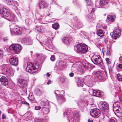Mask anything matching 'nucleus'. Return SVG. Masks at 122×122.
Returning <instances> with one entry per match:
<instances>
[{"label": "nucleus", "instance_id": "1", "mask_svg": "<svg viewBox=\"0 0 122 122\" xmlns=\"http://www.w3.org/2000/svg\"><path fill=\"white\" fill-rule=\"evenodd\" d=\"M0 14L2 16L9 21L13 20L15 17L14 15H10L9 10L2 5H0Z\"/></svg>", "mask_w": 122, "mask_h": 122}, {"label": "nucleus", "instance_id": "2", "mask_svg": "<svg viewBox=\"0 0 122 122\" xmlns=\"http://www.w3.org/2000/svg\"><path fill=\"white\" fill-rule=\"evenodd\" d=\"M39 68V65L38 63L35 64L34 66L32 63L28 62L27 63L26 70L29 72L33 73L37 71Z\"/></svg>", "mask_w": 122, "mask_h": 122}, {"label": "nucleus", "instance_id": "3", "mask_svg": "<svg viewBox=\"0 0 122 122\" xmlns=\"http://www.w3.org/2000/svg\"><path fill=\"white\" fill-rule=\"evenodd\" d=\"M69 113L70 122H78L79 117V113L73 110Z\"/></svg>", "mask_w": 122, "mask_h": 122}, {"label": "nucleus", "instance_id": "4", "mask_svg": "<svg viewBox=\"0 0 122 122\" xmlns=\"http://www.w3.org/2000/svg\"><path fill=\"white\" fill-rule=\"evenodd\" d=\"M120 105V103L118 102L115 103L113 105V110L114 113L116 116L119 117L122 116V109Z\"/></svg>", "mask_w": 122, "mask_h": 122}, {"label": "nucleus", "instance_id": "5", "mask_svg": "<svg viewBox=\"0 0 122 122\" xmlns=\"http://www.w3.org/2000/svg\"><path fill=\"white\" fill-rule=\"evenodd\" d=\"M0 73L10 76H12L13 75L10 71L8 70L6 66L5 65H2L0 66Z\"/></svg>", "mask_w": 122, "mask_h": 122}, {"label": "nucleus", "instance_id": "6", "mask_svg": "<svg viewBox=\"0 0 122 122\" xmlns=\"http://www.w3.org/2000/svg\"><path fill=\"white\" fill-rule=\"evenodd\" d=\"M9 49L10 50L18 53L21 50L22 47L19 44H13L10 46Z\"/></svg>", "mask_w": 122, "mask_h": 122}, {"label": "nucleus", "instance_id": "7", "mask_svg": "<svg viewBox=\"0 0 122 122\" xmlns=\"http://www.w3.org/2000/svg\"><path fill=\"white\" fill-rule=\"evenodd\" d=\"M63 91L60 92L59 91H56L55 92V94H56L57 98L58 100H62V102H64L65 99L63 95L62 94H64Z\"/></svg>", "mask_w": 122, "mask_h": 122}, {"label": "nucleus", "instance_id": "8", "mask_svg": "<svg viewBox=\"0 0 122 122\" xmlns=\"http://www.w3.org/2000/svg\"><path fill=\"white\" fill-rule=\"evenodd\" d=\"M100 111L97 108H95L91 110L90 111V115L92 117H99L100 114Z\"/></svg>", "mask_w": 122, "mask_h": 122}, {"label": "nucleus", "instance_id": "9", "mask_svg": "<svg viewBox=\"0 0 122 122\" xmlns=\"http://www.w3.org/2000/svg\"><path fill=\"white\" fill-rule=\"evenodd\" d=\"M27 83L26 80L22 79H19L18 80L17 84L20 87L25 88L26 86Z\"/></svg>", "mask_w": 122, "mask_h": 122}, {"label": "nucleus", "instance_id": "10", "mask_svg": "<svg viewBox=\"0 0 122 122\" xmlns=\"http://www.w3.org/2000/svg\"><path fill=\"white\" fill-rule=\"evenodd\" d=\"M91 59L92 61H94L96 63L100 64L102 62L101 58L99 56L94 55L92 57Z\"/></svg>", "mask_w": 122, "mask_h": 122}, {"label": "nucleus", "instance_id": "11", "mask_svg": "<svg viewBox=\"0 0 122 122\" xmlns=\"http://www.w3.org/2000/svg\"><path fill=\"white\" fill-rule=\"evenodd\" d=\"M74 49L76 51V52L79 51L81 52H84V45L82 44H80L76 46H75Z\"/></svg>", "mask_w": 122, "mask_h": 122}, {"label": "nucleus", "instance_id": "12", "mask_svg": "<svg viewBox=\"0 0 122 122\" xmlns=\"http://www.w3.org/2000/svg\"><path fill=\"white\" fill-rule=\"evenodd\" d=\"M121 30L118 29H115L113 32L112 38L114 39H116L118 37L121 35Z\"/></svg>", "mask_w": 122, "mask_h": 122}, {"label": "nucleus", "instance_id": "13", "mask_svg": "<svg viewBox=\"0 0 122 122\" xmlns=\"http://www.w3.org/2000/svg\"><path fill=\"white\" fill-rule=\"evenodd\" d=\"M9 62L11 65L14 66H16L18 64V60L16 57L14 56L10 59Z\"/></svg>", "mask_w": 122, "mask_h": 122}, {"label": "nucleus", "instance_id": "14", "mask_svg": "<svg viewBox=\"0 0 122 122\" xmlns=\"http://www.w3.org/2000/svg\"><path fill=\"white\" fill-rule=\"evenodd\" d=\"M0 81L1 84L4 86L7 85L8 83L7 79L4 76H2L0 78Z\"/></svg>", "mask_w": 122, "mask_h": 122}, {"label": "nucleus", "instance_id": "15", "mask_svg": "<svg viewBox=\"0 0 122 122\" xmlns=\"http://www.w3.org/2000/svg\"><path fill=\"white\" fill-rule=\"evenodd\" d=\"M14 33L16 34L20 35L21 32V28L18 26H15L14 28L11 29Z\"/></svg>", "mask_w": 122, "mask_h": 122}, {"label": "nucleus", "instance_id": "16", "mask_svg": "<svg viewBox=\"0 0 122 122\" xmlns=\"http://www.w3.org/2000/svg\"><path fill=\"white\" fill-rule=\"evenodd\" d=\"M48 5L44 1H42L39 2V6L40 9H43L46 6H48Z\"/></svg>", "mask_w": 122, "mask_h": 122}, {"label": "nucleus", "instance_id": "17", "mask_svg": "<svg viewBox=\"0 0 122 122\" xmlns=\"http://www.w3.org/2000/svg\"><path fill=\"white\" fill-rule=\"evenodd\" d=\"M92 68L91 64L88 63H85L84 65V70H88L90 71L92 69Z\"/></svg>", "mask_w": 122, "mask_h": 122}, {"label": "nucleus", "instance_id": "18", "mask_svg": "<svg viewBox=\"0 0 122 122\" xmlns=\"http://www.w3.org/2000/svg\"><path fill=\"white\" fill-rule=\"evenodd\" d=\"M102 110L104 111L108 110V106L106 102H104L102 104Z\"/></svg>", "mask_w": 122, "mask_h": 122}, {"label": "nucleus", "instance_id": "19", "mask_svg": "<svg viewBox=\"0 0 122 122\" xmlns=\"http://www.w3.org/2000/svg\"><path fill=\"white\" fill-rule=\"evenodd\" d=\"M25 42L28 45L32 44V41L31 38L29 37H27L24 39Z\"/></svg>", "mask_w": 122, "mask_h": 122}, {"label": "nucleus", "instance_id": "20", "mask_svg": "<svg viewBox=\"0 0 122 122\" xmlns=\"http://www.w3.org/2000/svg\"><path fill=\"white\" fill-rule=\"evenodd\" d=\"M107 51L106 53V55L107 56H109L110 55L111 52V45L109 44H108L107 46Z\"/></svg>", "mask_w": 122, "mask_h": 122}, {"label": "nucleus", "instance_id": "21", "mask_svg": "<svg viewBox=\"0 0 122 122\" xmlns=\"http://www.w3.org/2000/svg\"><path fill=\"white\" fill-rule=\"evenodd\" d=\"M94 95L97 97L101 96V92L99 90H94L93 91Z\"/></svg>", "mask_w": 122, "mask_h": 122}, {"label": "nucleus", "instance_id": "22", "mask_svg": "<svg viewBox=\"0 0 122 122\" xmlns=\"http://www.w3.org/2000/svg\"><path fill=\"white\" fill-rule=\"evenodd\" d=\"M94 75L96 78L99 79H101V73L100 72L97 71L95 72Z\"/></svg>", "mask_w": 122, "mask_h": 122}, {"label": "nucleus", "instance_id": "23", "mask_svg": "<svg viewBox=\"0 0 122 122\" xmlns=\"http://www.w3.org/2000/svg\"><path fill=\"white\" fill-rule=\"evenodd\" d=\"M97 33L98 35L100 36H102L104 35L102 30L101 29H98L97 30Z\"/></svg>", "mask_w": 122, "mask_h": 122}, {"label": "nucleus", "instance_id": "24", "mask_svg": "<svg viewBox=\"0 0 122 122\" xmlns=\"http://www.w3.org/2000/svg\"><path fill=\"white\" fill-rule=\"evenodd\" d=\"M84 65H83L82 66H79L78 69V70L80 74H82L83 73L84 71Z\"/></svg>", "mask_w": 122, "mask_h": 122}, {"label": "nucleus", "instance_id": "25", "mask_svg": "<svg viewBox=\"0 0 122 122\" xmlns=\"http://www.w3.org/2000/svg\"><path fill=\"white\" fill-rule=\"evenodd\" d=\"M4 1L8 5L14 6L15 5L13 2V0H4Z\"/></svg>", "mask_w": 122, "mask_h": 122}, {"label": "nucleus", "instance_id": "26", "mask_svg": "<svg viewBox=\"0 0 122 122\" xmlns=\"http://www.w3.org/2000/svg\"><path fill=\"white\" fill-rule=\"evenodd\" d=\"M108 2V0H101L100 2V5L101 6L107 4Z\"/></svg>", "mask_w": 122, "mask_h": 122}, {"label": "nucleus", "instance_id": "27", "mask_svg": "<svg viewBox=\"0 0 122 122\" xmlns=\"http://www.w3.org/2000/svg\"><path fill=\"white\" fill-rule=\"evenodd\" d=\"M62 41L65 44L68 45L69 43V39L68 38H64L63 39Z\"/></svg>", "mask_w": 122, "mask_h": 122}, {"label": "nucleus", "instance_id": "28", "mask_svg": "<svg viewBox=\"0 0 122 122\" xmlns=\"http://www.w3.org/2000/svg\"><path fill=\"white\" fill-rule=\"evenodd\" d=\"M41 104L42 106L48 105H49L48 102L46 100L43 101L41 102Z\"/></svg>", "mask_w": 122, "mask_h": 122}, {"label": "nucleus", "instance_id": "29", "mask_svg": "<svg viewBox=\"0 0 122 122\" xmlns=\"http://www.w3.org/2000/svg\"><path fill=\"white\" fill-rule=\"evenodd\" d=\"M42 27L41 26L36 27V30L39 33H41L43 32L42 30Z\"/></svg>", "mask_w": 122, "mask_h": 122}, {"label": "nucleus", "instance_id": "30", "mask_svg": "<svg viewBox=\"0 0 122 122\" xmlns=\"http://www.w3.org/2000/svg\"><path fill=\"white\" fill-rule=\"evenodd\" d=\"M53 28L56 30L58 29L59 27V25L58 23H56L52 25Z\"/></svg>", "mask_w": 122, "mask_h": 122}, {"label": "nucleus", "instance_id": "31", "mask_svg": "<svg viewBox=\"0 0 122 122\" xmlns=\"http://www.w3.org/2000/svg\"><path fill=\"white\" fill-rule=\"evenodd\" d=\"M77 86H83V84L81 81L80 80H78L77 83Z\"/></svg>", "mask_w": 122, "mask_h": 122}, {"label": "nucleus", "instance_id": "32", "mask_svg": "<svg viewBox=\"0 0 122 122\" xmlns=\"http://www.w3.org/2000/svg\"><path fill=\"white\" fill-rule=\"evenodd\" d=\"M107 19L111 21H113L114 19L113 16L112 15H108L107 16Z\"/></svg>", "mask_w": 122, "mask_h": 122}, {"label": "nucleus", "instance_id": "33", "mask_svg": "<svg viewBox=\"0 0 122 122\" xmlns=\"http://www.w3.org/2000/svg\"><path fill=\"white\" fill-rule=\"evenodd\" d=\"M117 78L118 80L119 81H122V76L120 74H118L117 75Z\"/></svg>", "mask_w": 122, "mask_h": 122}, {"label": "nucleus", "instance_id": "34", "mask_svg": "<svg viewBox=\"0 0 122 122\" xmlns=\"http://www.w3.org/2000/svg\"><path fill=\"white\" fill-rule=\"evenodd\" d=\"M67 80V79L66 78L63 76H62L61 77V81L62 82H66Z\"/></svg>", "mask_w": 122, "mask_h": 122}, {"label": "nucleus", "instance_id": "35", "mask_svg": "<svg viewBox=\"0 0 122 122\" xmlns=\"http://www.w3.org/2000/svg\"><path fill=\"white\" fill-rule=\"evenodd\" d=\"M87 5H90L92 4V2L91 0H86Z\"/></svg>", "mask_w": 122, "mask_h": 122}, {"label": "nucleus", "instance_id": "36", "mask_svg": "<svg viewBox=\"0 0 122 122\" xmlns=\"http://www.w3.org/2000/svg\"><path fill=\"white\" fill-rule=\"evenodd\" d=\"M44 110V113L46 114L48 113L50 111V110L48 108H45Z\"/></svg>", "mask_w": 122, "mask_h": 122}, {"label": "nucleus", "instance_id": "37", "mask_svg": "<svg viewBox=\"0 0 122 122\" xmlns=\"http://www.w3.org/2000/svg\"><path fill=\"white\" fill-rule=\"evenodd\" d=\"M109 122H116V120L114 118L112 117L110 119Z\"/></svg>", "mask_w": 122, "mask_h": 122}, {"label": "nucleus", "instance_id": "38", "mask_svg": "<svg viewBox=\"0 0 122 122\" xmlns=\"http://www.w3.org/2000/svg\"><path fill=\"white\" fill-rule=\"evenodd\" d=\"M28 98L29 100L31 101H32L34 99L33 96L31 95V96L29 95L28 97Z\"/></svg>", "mask_w": 122, "mask_h": 122}, {"label": "nucleus", "instance_id": "39", "mask_svg": "<svg viewBox=\"0 0 122 122\" xmlns=\"http://www.w3.org/2000/svg\"><path fill=\"white\" fill-rule=\"evenodd\" d=\"M55 57L54 55H52L51 56L50 59L52 61H54L55 59Z\"/></svg>", "mask_w": 122, "mask_h": 122}, {"label": "nucleus", "instance_id": "40", "mask_svg": "<svg viewBox=\"0 0 122 122\" xmlns=\"http://www.w3.org/2000/svg\"><path fill=\"white\" fill-rule=\"evenodd\" d=\"M84 53L85 52H86L88 50L87 46L86 45L84 44Z\"/></svg>", "mask_w": 122, "mask_h": 122}, {"label": "nucleus", "instance_id": "41", "mask_svg": "<svg viewBox=\"0 0 122 122\" xmlns=\"http://www.w3.org/2000/svg\"><path fill=\"white\" fill-rule=\"evenodd\" d=\"M42 93V92L39 89H38L37 90V93L38 95H41Z\"/></svg>", "mask_w": 122, "mask_h": 122}, {"label": "nucleus", "instance_id": "42", "mask_svg": "<svg viewBox=\"0 0 122 122\" xmlns=\"http://www.w3.org/2000/svg\"><path fill=\"white\" fill-rule=\"evenodd\" d=\"M109 59L108 58H107L106 59V61H107V64H109L111 63V62L110 61Z\"/></svg>", "mask_w": 122, "mask_h": 122}, {"label": "nucleus", "instance_id": "43", "mask_svg": "<svg viewBox=\"0 0 122 122\" xmlns=\"http://www.w3.org/2000/svg\"><path fill=\"white\" fill-rule=\"evenodd\" d=\"M41 108V107L39 106H36L35 107V108L36 110H38L40 109Z\"/></svg>", "mask_w": 122, "mask_h": 122}, {"label": "nucleus", "instance_id": "44", "mask_svg": "<svg viewBox=\"0 0 122 122\" xmlns=\"http://www.w3.org/2000/svg\"><path fill=\"white\" fill-rule=\"evenodd\" d=\"M74 75V74L73 72H71L69 74V75L70 77H72Z\"/></svg>", "mask_w": 122, "mask_h": 122}, {"label": "nucleus", "instance_id": "45", "mask_svg": "<svg viewBox=\"0 0 122 122\" xmlns=\"http://www.w3.org/2000/svg\"><path fill=\"white\" fill-rule=\"evenodd\" d=\"M68 113L66 112H65L64 113V116L66 115L67 117V116H68Z\"/></svg>", "mask_w": 122, "mask_h": 122}, {"label": "nucleus", "instance_id": "46", "mask_svg": "<svg viewBox=\"0 0 122 122\" xmlns=\"http://www.w3.org/2000/svg\"><path fill=\"white\" fill-rule=\"evenodd\" d=\"M118 67L122 69V64H119L118 66Z\"/></svg>", "mask_w": 122, "mask_h": 122}, {"label": "nucleus", "instance_id": "47", "mask_svg": "<svg viewBox=\"0 0 122 122\" xmlns=\"http://www.w3.org/2000/svg\"><path fill=\"white\" fill-rule=\"evenodd\" d=\"M34 122H40V121L38 119H36L34 120Z\"/></svg>", "mask_w": 122, "mask_h": 122}, {"label": "nucleus", "instance_id": "48", "mask_svg": "<svg viewBox=\"0 0 122 122\" xmlns=\"http://www.w3.org/2000/svg\"><path fill=\"white\" fill-rule=\"evenodd\" d=\"M3 52L2 51L0 50V56H1L2 55Z\"/></svg>", "mask_w": 122, "mask_h": 122}, {"label": "nucleus", "instance_id": "49", "mask_svg": "<svg viewBox=\"0 0 122 122\" xmlns=\"http://www.w3.org/2000/svg\"><path fill=\"white\" fill-rule=\"evenodd\" d=\"M50 76V74L48 72L46 74V76L47 77H49Z\"/></svg>", "mask_w": 122, "mask_h": 122}, {"label": "nucleus", "instance_id": "50", "mask_svg": "<svg viewBox=\"0 0 122 122\" xmlns=\"http://www.w3.org/2000/svg\"><path fill=\"white\" fill-rule=\"evenodd\" d=\"M51 83V81L50 80H48V82H47V84L49 85V84H50Z\"/></svg>", "mask_w": 122, "mask_h": 122}, {"label": "nucleus", "instance_id": "51", "mask_svg": "<svg viewBox=\"0 0 122 122\" xmlns=\"http://www.w3.org/2000/svg\"><path fill=\"white\" fill-rule=\"evenodd\" d=\"M93 121L92 120L89 119L88 120V122H93Z\"/></svg>", "mask_w": 122, "mask_h": 122}, {"label": "nucleus", "instance_id": "52", "mask_svg": "<svg viewBox=\"0 0 122 122\" xmlns=\"http://www.w3.org/2000/svg\"><path fill=\"white\" fill-rule=\"evenodd\" d=\"M26 102L25 101H22V102L23 104H25L26 103Z\"/></svg>", "mask_w": 122, "mask_h": 122}, {"label": "nucleus", "instance_id": "53", "mask_svg": "<svg viewBox=\"0 0 122 122\" xmlns=\"http://www.w3.org/2000/svg\"><path fill=\"white\" fill-rule=\"evenodd\" d=\"M3 40L4 41H6V40H7V39L6 38H3Z\"/></svg>", "mask_w": 122, "mask_h": 122}, {"label": "nucleus", "instance_id": "54", "mask_svg": "<svg viewBox=\"0 0 122 122\" xmlns=\"http://www.w3.org/2000/svg\"><path fill=\"white\" fill-rule=\"evenodd\" d=\"M26 104L27 106H29V104L27 102L26 103Z\"/></svg>", "mask_w": 122, "mask_h": 122}, {"label": "nucleus", "instance_id": "55", "mask_svg": "<svg viewBox=\"0 0 122 122\" xmlns=\"http://www.w3.org/2000/svg\"><path fill=\"white\" fill-rule=\"evenodd\" d=\"M60 62H61V63H64V62L63 61H60Z\"/></svg>", "mask_w": 122, "mask_h": 122}, {"label": "nucleus", "instance_id": "56", "mask_svg": "<svg viewBox=\"0 0 122 122\" xmlns=\"http://www.w3.org/2000/svg\"><path fill=\"white\" fill-rule=\"evenodd\" d=\"M15 26L14 25V24L13 25H12L11 26Z\"/></svg>", "mask_w": 122, "mask_h": 122}, {"label": "nucleus", "instance_id": "57", "mask_svg": "<svg viewBox=\"0 0 122 122\" xmlns=\"http://www.w3.org/2000/svg\"><path fill=\"white\" fill-rule=\"evenodd\" d=\"M5 117H5H3V119H4Z\"/></svg>", "mask_w": 122, "mask_h": 122}, {"label": "nucleus", "instance_id": "58", "mask_svg": "<svg viewBox=\"0 0 122 122\" xmlns=\"http://www.w3.org/2000/svg\"><path fill=\"white\" fill-rule=\"evenodd\" d=\"M50 15V14H49L48 15V16H49V15Z\"/></svg>", "mask_w": 122, "mask_h": 122}, {"label": "nucleus", "instance_id": "59", "mask_svg": "<svg viewBox=\"0 0 122 122\" xmlns=\"http://www.w3.org/2000/svg\"><path fill=\"white\" fill-rule=\"evenodd\" d=\"M10 32H11V28H10Z\"/></svg>", "mask_w": 122, "mask_h": 122}, {"label": "nucleus", "instance_id": "60", "mask_svg": "<svg viewBox=\"0 0 122 122\" xmlns=\"http://www.w3.org/2000/svg\"><path fill=\"white\" fill-rule=\"evenodd\" d=\"M1 111H0V114H1Z\"/></svg>", "mask_w": 122, "mask_h": 122}, {"label": "nucleus", "instance_id": "61", "mask_svg": "<svg viewBox=\"0 0 122 122\" xmlns=\"http://www.w3.org/2000/svg\"><path fill=\"white\" fill-rule=\"evenodd\" d=\"M44 108V107H42V108Z\"/></svg>", "mask_w": 122, "mask_h": 122}]
</instances>
